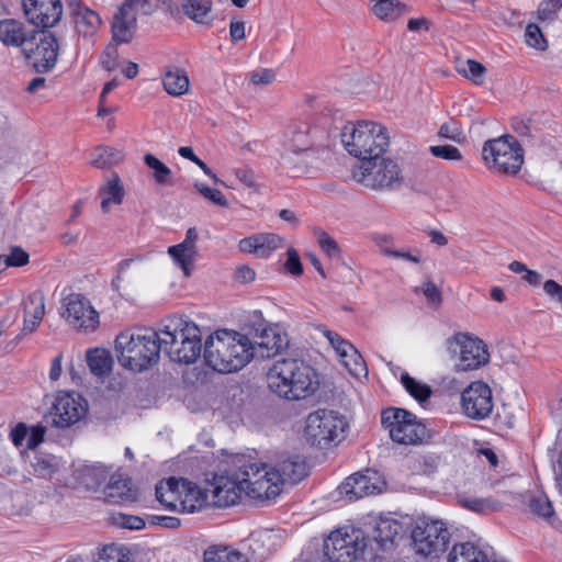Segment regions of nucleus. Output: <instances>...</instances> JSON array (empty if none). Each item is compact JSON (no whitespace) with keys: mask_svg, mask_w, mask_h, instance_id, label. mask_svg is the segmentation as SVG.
Wrapping results in <instances>:
<instances>
[{"mask_svg":"<svg viewBox=\"0 0 562 562\" xmlns=\"http://www.w3.org/2000/svg\"><path fill=\"white\" fill-rule=\"evenodd\" d=\"M318 246L330 258L338 257L340 249L336 240L325 231L317 228L314 231Z\"/></svg>","mask_w":562,"mask_h":562,"instance_id":"nucleus-48","label":"nucleus"},{"mask_svg":"<svg viewBox=\"0 0 562 562\" xmlns=\"http://www.w3.org/2000/svg\"><path fill=\"white\" fill-rule=\"evenodd\" d=\"M166 92L173 97H179L188 92L189 78L183 70L170 68L162 79Z\"/></svg>","mask_w":562,"mask_h":562,"instance_id":"nucleus-34","label":"nucleus"},{"mask_svg":"<svg viewBox=\"0 0 562 562\" xmlns=\"http://www.w3.org/2000/svg\"><path fill=\"white\" fill-rule=\"evenodd\" d=\"M385 482L380 474L373 470H366L350 475L340 486V494L349 501H356L364 496L381 493Z\"/></svg>","mask_w":562,"mask_h":562,"instance_id":"nucleus-20","label":"nucleus"},{"mask_svg":"<svg viewBox=\"0 0 562 562\" xmlns=\"http://www.w3.org/2000/svg\"><path fill=\"white\" fill-rule=\"evenodd\" d=\"M405 7L397 0H380L373 5L374 14L384 21H393L402 15Z\"/></svg>","mask_w":562,"mask_h":562,"instance_id":"nucleus-41","label":"nucleus"},{"mask_svg":"<svg viewBox=\"0 0 562 562\" xmlns=\"http://www.w3.org/2000/svg\"><path fill=\"white\" fill-rule=\"evenodd\" d=\"M194 187L204 199L209 200L213 204L222 207H226L228 205L226 198L220 190L212 189L203 183H195Z\"/></svg>","mask_w":562,"mask_h":562,"instance_id":"nucleus-54","label":"nucleus"},{"mask_svg":"<svg viewBox=\"0 0 562 562\" xmlns=\"http://www.w3.org/2000/svg\"><path fill=\"white\" fill-rule=\"evenodd\" d=\"M382 425L393 441L416 445L426 437V427L415 415L403 408H387L382 413Z\"/></svg>","mask_w":562,"mask_h":562,"instance_id":"nucleus-12","label":"nucleus"},{"mask_svg":"<svg viewBox=\"0 0 562 562\" xmlns=\"http://www.w3.org/2000/svg\"><path fill=\"white\" fill-rule=\"evenodd\" d=\"M233 175L239 180L243 184L254 190H258L259 186L257 182V176L252 169L249 168H235L232 170Z\"/></svg>","mask_w":562,"mask_h":562,"instance_id":"nucleus-60","label":"nucleus"},{"mask_svg":"<svg viewBox=\"0 0 562 562\" xmlns=\"http://www.w3.org/2000/svg\"><path fill=\"white\" fill-rule=\"evenodd\" d=\"M341 142L350 155L364 162L380 158L386 151L390 138L386 128L381 124L362 121L356 125H346Z\"/></svg>","mask_w":562,"mask_h":562,"instance_id":"nucleus-5","label":"nucleus"},{"mask_svg":"<svg viewBox=\"0 0 562 562\" xmlns=\"http://www.w3.org/2000/svg\"><path fill=\"white\" fill-rule=\"evenodd\" d=\"M119 52L115 45H109L101 55V65L108 71H113L117 67Z\"/></svg>","mask_w":562,"mask_h":562,"instance_id":"nucleus-61","label":"nucleus"},{"mask_svg":"<svg viewBox=\"0 0 562 562\" xmlns=\"http://www.w3.org/2000/svg\"><path fill=\"white\" fill-rule=\"evenodd\" d=\"M183 14L199 24H206L212 10V0H182Z\"/></svg>","mask_w":562,"mask_h":562,"instance_id":"nucleus-35","label":"nucleus"},{"mask_svg":"<svg viewBox=\"0 0 562 562\" xmlns=\"http://www.w3.org/2000/svg\"><path fill=\"white\" fill-rule=\"evenodd\" d=\"M402 525L393 519H380L373 527L371 537L383 549L392 546L396 538H401Z\"/></svg>","mask_w":562,"mask_h":562,"instance_id":"nucleus-29","label":"nucleus"},{"mask_svg":"<svg viewBox=\"0 0 562 562\" xmlns=\"http://www.w3.org/2000/svg\"><path fill=\"white\" fill-rule=\"evenodd\" d=\"M528 506L533 514L542 517L548 521H551V519L554 517V509L552 504L548 496L544 494L532 495L528 501Z\"/></svg>","mask_w":562,"mask_h":562,"instance_id":"nucleus-44","label":"nucleus"},{"mask_svg":"<svg viewBox=\"0 0 562 562\" xmlns=\"http://www.w3.org/2000/svg\"><path fill=\"white\" fill-rule=\"evenodd\" d=\"M281 245L282 238L279 235L261 233L243 238L238 246L243 252L254 254L258 258H267Z\"/></svg>","mask_w":562,"mask_h":562,"instance_id":"nucleus-25","label":"nucleus"},{"mask_svg":"<svg viewBox=\"0 0 562 562\" xmlns=\"http://www.w3.org/2000/svg\"><path fill=\"white\" fill-rule=\"evenodd\" d=\"M121 8L126 12L132 13L135 18L138 12L149 15L156 10V5L153 3V0H124Z\"/></svg>","mask_w":562,"mask_h":562,"instance_id":"nucleus-50","label":"nucleus"},{"mask_svg":"<svg viewBox=\"0 0 562 562\" xmlns=\"http://www.w3.org/2000/svg\"><path fill=\"white\" fill-rule=\"evenodd\" d=\"M162 351L171 361L194 363L202 352V334L199 326L187 317L171 316L159 327Z\"/></svg>","mask_w":562,"mask_h":562,"instance_id":"nucleus-3","label":"nucleus"},{"mask_svg":"<svg viewBox=\"0 0 562 562\" xmlns=\"http://www.w3.org/2000/svg\"><path fill=\"white\" fill-rule=\"evenodd\" d=\"M440 464V458L437 454H425L419 458V467L424 474L435 473Z\"/></svg>","mask_w":562,"mask_h":562,"instance_id":"nucleus-63","label":"nucleus"},{"mask_svg":"<svg viewBox=\"0 0 562 562\" xmlns=\"http://www.w3.org/2000/svg\"><path fill=\"white\" fill-rule=\"evenodd\" d=\"M448 351L460 355L458 368L461 371L475 370L490 360L485 342L470 334L459 333L447 339Z\"/></svg>","mask_w":562,"mask_h":562,"instance_id":"nucleus-14","label":"nucleus"},{"mask_svg":"<svg viewBox=\"0 0 562 562\" xmlns=\"http://www.w3.org/2000/svg\"><path fill=\"white\" fill-rule=\"evenodd\" d=\"M324 335L329 340L330 345L335 348L339 357H345L346 350H349L353 356H356L357 359H359L358 350L349 341L341 338L338 334L326 329L324 330Z\"/></svg>","mask_w":562,"mask_h":562,"instance_id":"nucleus-49","label":"nucleus"},{"mask_svg":"<svg viewBox=\"0 0 562 562\" xmlns=\"http://www.w3.org/2000/svg\"><path fill=\"white\" fill-rule=\"evenodd\" d=\"M464 506L476 513H486L497 510L501 505L491 498H473L464 502Z\"/></svg>","mask_w":562,"mask_h":562,"instance_id":"nucleus-56","label":"nucleus"},{"mask_svg":"<svg viewBox=\"0 0 562 562\" xmlns=\"http://www.w3.org/2000/svg\"><path fill=\"white\" fill-rule=\"evenodd\" d=\"M525 38L526 43L536 49L543 50L547 48V41L540 30V27L535 24L530 23L527 25L525 30Z\"/></svg>","mask_w":562,"mask_h":562,"instance_id":"nucleus-51","label":"nucleus"},{"mask_svg":"<svg viewBox=\"0 0 562 562\" xmlns=\"http://www.w3.org/2000/svg\"><path fill=\"white\" fill-rule=\"evenodd\" d=\"M250 338L234 330L222 329L204 342L205 363L215 371L229 373L243 369L251 359Z\"/></svg>","mask_w":562,"mask_h":562,"instance_id":"nucleus-2","label":"nucleus"},{"mask_svg":"<svg viewBox=\"0 0 562 562\" xmlns=\"http://www.w3.org/2000/svg\"><path fill=\"white\" fill-rule=\"evenodd\" d=\"M145 164L153 170V178L157 184L169 183L171 170L151 154L144 157Z\"/></svg>","mask_w":562,"mask_h":562,"instance_id":"nucleus-47","label":"nucleus"},{"mask_svg":"<svg viewBox=\"0 0 562 562\" xmlns=\"http://www.w3.org/2000/svg\"><path fill=\"white\" fill-rule=\"evenodd\" d=\"M344 366L348 369V371L355 376H361L367 374V367L362 356L359 353V359L356 358L351 353V351L346 350V356L340 357Z\"/></svg>","mask_w":562,"mask_h":562,"instance_id":"nucleus-53","label":"nucleus"},{"mask_svg":"<svg viewBox=\"0 0 562 562\" xmlns=\"http://www.w3.org/2000/svg\"><path fill=\"white\" fill-rule=\"evenodd\" d=\"M353 178L358 183L376 191L398 190L404 182L398 164L381 157L361 162L359 169L353 171Z\"/></svg>","mask_w":562,"mask_h":562,"instance_id":"nucleus-8","label":"nucleus"},{"mask_svg":"<svg viewBox=\"0 0 562 562\" xmlns=\"http://www.w3.org/2000/svg\"><path fill=\"white\" fill-rule=\"evenodd\" d=\"M450 532L441 520L418 522L412 531L413 547L423 557H438L445 552Z\"/></svg>","mask_w":562,"mask_h":562,"instance_id":"nucleus-13","label":"nucleus"},{"mask_svg":"<svg viewBox=\"0 0 562 562\" xmlns=\"http://www.w3.org/2000/svg\"><path fill=\"white\" fill-rule=\"evenodd\" d=\"M269 390L288 401H299L312 395L318 387L315 370L297 358L277 359L267 372Z\"/></svg>","mask_w":562,"mask_h":562,"instance_id":"nucleus-1","label":"nucleus"},{"mask_svg":"<svg viewBox=\"0 0 562 562\" xmlns=\"http://www.w3.org/2000/svg\"><path fill=\"white\" fill-rule=\"evenodd\" d=\"M249 481L246 482V496L254 499H272L281 492V479L278 473L268 467H260L251 461V468L246 469L243 473Z\"/></svg>","mask_w":562,"mask_h":562,"instance_id":"nucleus-15","label":"nucleus"},{"mask_svg":"<svg viewBox=\"0 0 562 562\" xmlns=\"http://www.w3.org/2000/svg\"><path fill=\"white\" fill-rule=\"evenodd\" d=\"M87 401L75 392H60L49 413L52 424L57 428H66L86 416Z\"/></svg>","mask_w":562,"mask_h":562,"instance_id":"nucleus-17","label":"nucleus"},{"mask_svg":"<svg viewBox=\"0 0 562 562\" xmlns=\"http://www.w3.org/2000/svg\"><path fill=\"white\" fill-rule=\"evenodd\" d=\"M79 36L91 38L101 26L100 15L88 8L81 0H65Z\"/></svg>","mask_w":562,"mask_h":562,"instance_id":"nucleus-23","label":"nucleus"},{"mask_svg":"<svg viewBox=\"0 0 562 562\" xmlns=\"http://www.w3.org/2000/svg\"><path fill=\"white\" fill-rule=\"evenodd\" d=\"M429 150L435 157L446 160H459L462 157L460 150L452 145L430 146Z\"/></svg>","mask_w":562,"mask_h":562,"instance_id":"nucleus-58","label":"nucleus"},{"mask_svg":"<svg viewBox=\"0 0 562 562\" xmlns=\"http://www.w3.org/2000/svg\"><path fill=\"white\" fill-rule=\"evenodd\" d=\"M37 30L21 21L7 19L0 24V41L5 46L18 47L23 53L31 50L32 40Z\"/></svg>","mask_w":562,"mask_h":562,"instance_id":"nucleus-24","label":"nucleus"},{"mask_svg":"<svg viewBox=\"0 0 562 562\" xmlns=\"http://www.w3.org/2000/svg\"><path fill=\"white\" fill-rule=\"evenodd\" d=\"M36 72H47L54 68L58 56V43L52 33L36 31L31 50L22 53Z\"/></svg>","mask_w":562,"mask_h":562,"instance_id":"nucleus-18","label":"nucleus"},{"mask_svg":"<svg viewBox=\"0 0 562 562\" xmlns=\"http://www.w3.org/2000/svg\"><path fill=\"white\" fill-rule=\"evenodd\" d=\"M347 423L334 411L317 409L306 417L305 437L313 446H327L342 437Z\"/></svg>","mask_w":562,"mask_h":562,"instance_id":"nucleus-11","label":"nucleus"},{"mask_svg":"<svg viewBox=\"0 0 562 562\" xmlns=\"http://www.w3.org/2000/svg\"><path fill=\"white\" fill-rule=\"evenodd\" d=\"M482 154L488 168L501 173L515 175L524 164L522 147L515 137L509 135L487 140Z\"/></svg>","mask_w":562,"mask_h":562,"instance_id":"nucleus-10","label":"nucleus"},{"mask_svg":"<svg viewBox=\"0 0 562 562\" xmlns=\"http://www.w3.org/2000/svg\"><path fill=\"white\" fill-rule=\"evenodd\" d=\"M27 20L43 27H52L59 22L63 13L60 0H23Z\"/></svg>","mask_w":562,"mask_h":562,"instance_id":"nucleus-22","label":"nucleus"},{"mask_svg":"<svg viewBox=\"0 0 562 562\" xmlns=\"http://www.w3.org/2000/svg\"><path fill=\"white\" fill-rule=\"evenodd\" d=\"M448 562H492L487 553L471 542L457 543L448 555Z\"/></svg>","mask_w":562,"mask_h":562,"instance_id":"nucleus-30","label":"nucleus"},{"mask_svg":"<svg viewBox=\"0 0 562 562\" xmlns=\"http://www.w3.org/2000/svg\"><path fill=\"white\" fill-rule=\"evenodd\" d=\"M227 463L225 473L215 475L212 483L213 505L217 507L235 505L247 491L246 482L249 479L243 473L251 468V457L236 454L231 457Z\"/></svg>","mask_w":562,"mask_h":562,"instance_id":"nucleus-7","label":"nucleus"},{"mask_svg":"<svg viewBox=\"0 0 562 562\" xmlns=\"http://www.w3.org/2000/svg\"><path fill=\"white\" fill-rule=\"evenodd\" d=\"M61 316L75 328L94 330L99 325V314L90 301L81 293H70L63 299Z\"/></svg>","mask_w":562,"mask_h":562,"instance_id":"nucleus-16","label":"nucleus"},{"mask_svg":"<svg viewBox=\"0 0 562 562\" xmlns=\"http://www.w3.org/2000/svg\"><path fill=\"white\" fill-rule=\"evenodd\" d=\"M288 344L286 336L277 327H265L255 331L248 349L252 353V359H266L277 356Z\"/></svg>","mask_w":562,"mask_h":562,"instance_id":"nucleus-21","label":"nucleus"},{"mask_svg":"<svg viewBox=\"0 0 562 562\" xmlns=\"http://www.w3.org/2000/svg\"><path fill=\"white\" fill-rule=\"evenodd\" d=\"M99 194L102 199L101 209L103 212H108L112 204H121L123 201L124 191L121 186L120 177L116 173H113L108 183L100 189Z\"/></svg>","mask_w":562,"mask_h":562,"instance_id":"nucleus-33","label":"nucleus"},{"mask_svg":"<svg viewBox=\"0 0 562 562\" xmlns=\"http://www.w3.org/2000/svg\"><path fill=\"white\" fill-rule=\"evenodd\" d=\"M3 260L8 267H22L29 262V254L21 247H12L8 255L0 257V261Z\"/></svg>","mask_w":562,"mask_h":562,"instance_id":"nucleus-55","label":"nucleus"},{"mask_svg":"<svg viewBox=\"0 0 562 562\" xmlns=\"http://www.w3.org/2000/svg\"><path fill=\"white\" fill-rule=\"evenodd\" d=\"M168 254L173 259L187 277L191 274V269L196 257V249L175 245L168 248Z\"/></svg>","mask_w":562,"mask_h":562,"instance_id":"nucleus-38","label":"nucleus"},{"mask_svg":"<svg viewBox=\"0 0 562 562\" xmlns=\"http://www.w3.org/2000/svg\"><path fill=\"white\" fill-rule=\"evenodd\" d=\"M104 495L110 503L135 501L136 491L130 479L120 473H113L104 487Z\"/></svg>","mask_w":562,"mask_h":562,"instance_id":"nucleus-27","label":"nucleus"},{"mask_svg":"<svg viewBox=\"0 0 562 562\" xmlns=\"http://www.w3.org/2000/svg\"><path fill=\"white\" fill-rule=\"evenodd\" d=\"M58 459L53 454H36L32 467L40 476L50 477L58 470Z\"/></svg>","mask_w":562,"mask_h":562,"instance_id":"nucleus-43","label":"nucleus"},{"mask_svg":"<svg viewBox=\"0 0 562 562\" xmlns=\"http://www.w3.org/2000/svg\"><path fill=\"white\" fill-rule=\"evenodd\" d=\"M401 381L405 390L418 402L423 403L430 397V386L416 381L408 373H403L401 376Z\"/></svg>","mask_w":562,"mask_h":562,"instance_id":"nucleus-42","label":"nucleus"},{"mask_svg":"<svg viewBox=\"0 0 562 562\" xmlns=\"http://www.w3.org/2000/svg\"><path fill=\"white\" fill-rule=\"evenodd\" d=\"M87 363L90 371L97 376H104L112 369V357L105 349H92L87 352Z\"/></svg>","mask_w":562,"mask_h":562,"instance_id":"nucleus-36","label":"nucleus"},{"mask_svg":"<svg viewBox=\"0 0 562 562\" xmlns=\"http://www.w3.org/2000/svg\"><path fill=\"white\" fill-rule=\"evenodd\" d=\"M271 469L278 473L282 484H295L307 474L305 462L299 456L289 457Z\"/></svg>","mask_w":562,"mask_h":562,"instance_id":"nucleus-28","label":"nucleus"},{"mask_svg":"<svg viewBox=\"0 0 562 562\" xmlns=\"http://www.w3.org/2000/svg\"><path fill=\"white\" fill-rule=\"evenodd\" d=\"M464 414L472 419H484L493 411L494 402L491 387L482 382H472L461 395Z\"/></svg>","mask_w":562,"mask_h":562,"instance_id":"nucleus-19","label":"nucleus"},{"mask_svg":"<svg viewBox=\"0 0 562 562\" xmlns=\"http://www.w3.org/2000/svg\"><path fill=\"white\" fill-rule=\"evenodd\" d=\"M562 8V0H542L537 9V20L541 23H552L557 20Z\"/></svg>","mask_w":562,"mask_h":562,"instance_id":"nucleus-46","label":"nucleus"},{"mask_svg":"<svg viewBox=\"0 0 562 562\" xmlns=\"http://www.w3.org/2000/svg\"><path fill=\"white\" fill-rule=\"evenodd\" d=\"M94 562H131L130 557L122 549L105 547Z\"/></svg>","mask_w":562,"mask_h":562,"instance_id":"nucleus-57","label":"nucleus"},{"mask_svg":"<svg viewBox=\"0 0 562 562\" xmlns=\"http://www.w3.org/2000/svg\"><path fill=\"white\" fill-rule=\"evenodd\" d=\"M139 258L124 259L117 265V271L115 278L112 280L113 290L121 292L123 285H133L142 276V269L135 266L136 260Z\"/></svg>","mask_w":562,"mask_h":562,"instance_id":"nucleus-31","label":"nucleus"},{"mask_svg":"<svg viewBox=\"0 0 562 562\" xmlns=\"http://www.w3.org/2000/svg\"><path fill=\"white\" fill-rule=\"evenodd\" d=\"M367 544L363 530L346 526L334 530L324 541V554L329 562H353L363 554Z\"/></svg>","mask_w":562,"mask_h":562,"instance_id":"nucleus-9","label":"nucleus"},{"mask_svg":"<svg viewBox=\"0 0 562 562\" xmlns=\"http://www.w3.org/2000/svg\"><path fill=\"white\" fill-rule=\"evenodd\" d=\"M122 159L123 155L120 150L100 146L93 150L90 162L97 168L104 169L119 164Z\"/></svg>","mask_w":562,"mask_h":562,"instance_id":"nucleus-39","label":"nucleus"},{"mask_svg":"<svg viewBox=\"0 0 562 562\" xmlns=\"http://www.w3.org/2000/svg\"><path fill=\"white\" fill-rule=\"evenodd\" d=\"M204 562H249L248 558L239 551L226 547L209 548L204 552Z\"/></svg>","mask_w":562,"mask_h":562,"instance_id":"nucleus-40","label":"nucleus"},{"mask_svg":"<svg viewBox=\"0 0 562 562\" xmlns=\"http://www.w3.org/2000/svg\"><path fill=\"white\" fill-rule=\"evenodd\" d=\"M249 80L255 86H268L276 80V72L272 69L260 68L249 74Z\"/></svg>","mask_w":562,"mask_h":562,"instance_id":"nucleus-59","label":"nucleus"},{"mask_svg":"<svg viewBox=\"0 0 562 562\" xmlns=\"http://www.w3.org/2000/svg\"><path fill=\"white\" fill-rule=\"evenodd\" d=\"M459 71L474 83L480 85L483 82V76L486 71L485 67L473 59L467 60L465 65Z\"/></svg>","mask_w":562,"mask_h":562,"instance_id":"nucleus-52","label":"nucleus"},{"mask_svg":"<svg viewBox=\"0 0 562 562\" xmlns=\"http://www.w3.org/2000/svg\"><path fill=\"white\" fill-rule=\"evenodd\" d=\"M136 29L137 18L120 7L117 13L114 14L111 24L113 42L116 45L130 43L135 35Z\"/></svg>","mask_w":562,"mask_h":562,"instance_id":"nucleus-26","label":"nucleus"},{"mask_svg":"<svg viewBox=\"0 0 562 562\" xmlns=\"http://www.w3.org/2000/svg\"><path fill=\"white\" fill-rule=\"evenodd\" d=\"M110 469L103 464L85 465L79 470L78 481L87 490H97L108 479Z\"/></svg>","mask_w":562,"mask_h":562,"instance_id":"nucleus-32","label":"nucleus"},{"mask_svg":"<svg viewBox=\"0 0 562 562\" xmlns=\"http://www.w3.org/2000/svg\"><path fill=\"white\" fill-rule=\"evenodd\" d=\"M119 362L126 369L142 372L159 361L162 351L160 333L153 329L121 333L115 339Z\"/></svg>","mask_w":562,"mask_h":562,"instance_id":"nucleus-4","label":"nucleus"},{"mask_svg":"<svg viewBox=\"0 0 562 562\" xmlns=\"http://www.w3.org/2000/svg\"><path fill=\"white\" fill-rule=\"evenodd\" d=\"M537 115H530L528 117L516 116L512 120L513 130L519 135L525 137H535L540 131L538 126Z\"/></svg>","mask_w":562,"mask_h":562,"instance_id":"nucleus-45","label":"nucleus"},{"mask_svg":"<svg viewBox=\"0 0 562 562\" xmlns=\"http://www.w3.org/2000/svg\"><path fill=\"white\" fill-rule=\"evenodd\" d=\"M24 315L29 316V319L41 324L45 315V296L43 292L35 291L31 293L23 302Z\"/></svg>","mask_w":562,"mask_h":562,"instance_id":"nucleus-37","label":"nucleus"},{"mask_svg":"<svg viewBox=\"0 0 562 562\" xmlns=\"http://www.w3.org/2000/svg\"><path fill=\"white\" fill-rule=\"evenodd\" d=\"M543 291L553 301L562 304V285L554 280H547L543 283Z\"/></svg>","mask_w":562,"mask_h":562,"instance_id":"nucleus-64","label":"nucleus"},{"mask_svg":"<svg viewBox=\"0 0 562 562\" xmlns=\"http://www.w3.org/2000/svg\"><path fill=\"white\" fill-rule=\"evenodd\" d=\"M286 255L288 259L284 265L286 271L295 277L301 276L303 273V267L296 250L290 248Z\"/></svg>","mask_w":562,"mask_h":562,"instance_id":"nucleus-62","label":"nucleus"},{"mask_svg":"<svg viewBox=\"0 0 562 562\" xmlns=\"http://www.w3.org/2000/svg\"><path fill=\"white\" fill-rule=\"evenodd\" d=\"M156 497L166 508L182 513H195L206 506L209 494L184 479L169 477L156 486Z\"/></svg>","mask_w":562,"mask_h":562,"instance_id":"nucleus-6","label":"nucleus"}]
</instances>
